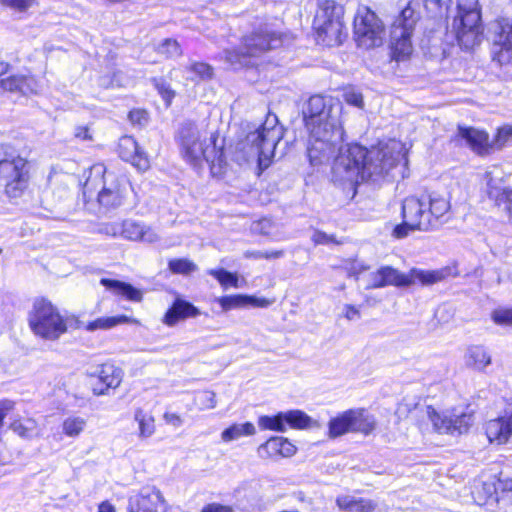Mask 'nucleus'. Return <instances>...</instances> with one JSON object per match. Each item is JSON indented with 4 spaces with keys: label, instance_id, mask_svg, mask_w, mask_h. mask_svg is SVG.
I'll list each match as a JSON object with an SVG mask.
<instances>
[{
    "label": "nucleus",
    "instance_id": "f257e3e1",
    "mask_svg": "<svg viewBox=\"0 0 512 512\" xmlns=\"http://www.w3.org/2000/svg\"><path fill=\"white\" fill-rule=\"evenodd\" d=\"M406 156V149L401 141L390 139L377 147L367 150L360 145H350L336 157L333 173L339 180L353 181L373 175L388 173Z\"/></svg>",
    "mask_w": 512,
    "mask_h": 512
},
{
    "label": "nucleus",
    "instance_id": "f03ea898",
    "mask_svg": "<svg viewBox=\"0 0 512 512\" xmlns=\"http://www.w3.org/2000/svg\"><path fill=\"white\" fill-rule=\"evenodd\" d=\"M304 120L309 130L307 153L310 163L318 165L329 161L343 142L339 111L327 106L324 97L314 95L308 100Z\"/></svg>",
    "mask_w": 512,
    "mask_h": 512
},
{
    "label": "nucleus",
    "instance_id": "7ed1b4c3",
    "mask_svg": "<svg viewBox=\"0 0 512 512\" xmlns=\"http://www.w3.org/2000/svg\"><path fill=\"white\" fill-rule=\"evenodd\" d=\"M343 16V7L334 0H322L319 3L313 20L318 43L329 47L342 43L345 37Z\"/></svg>",
    "mask_w": 512,
    "mask_h": 512
},
{
    "label": "nucleus",
    "instance_id": "20e7f679",
    "mask_svg": "<svg viewBox=\"0 0 512 512\" xmlns=\"http://www.w3.org/2000/svg\"><path fill=\"white\" fill-rule=\"evenodd\" d=\"M29 179L28 162L12 147L0 145V185L9 197H19Z\"/></svg>",
    "mask_w": 512,
    "mask_h": 512
},
{
    "label": "nucleus",
    "instance_id": "39448f33",
    "mask_svg": "<svg viewBox=\"0 0 512 512\" xmlns=\"http://www.w3.org/2000/svg\"><path fill=\"white\" fill-rule=\"evenodd\" d=\"M457 8L452 31L462 48L473 49L481 43L483 33L478 0H460Z\"/></svg>",
    "mask_w": 512,
    "mask_h": 512
},
{
    "label": "nucleus",
    "instance_id": "423d86ee",
    "mask_svg": "<svg viewBox=\"0 0 512 512\" xmlns=\"http://www.w3.org/2000/svg\"><path fill=\"white\" fill-rule=\"evenodd\" d=\"M182 153L191 162L201 159L214 162L217 156L216 139L213 133L201 131L193 122H184L178 132Z\"/></svg>",
    "mask_w": 512,
    "mask_h": 512
},
{
    "label": "nucleus",
    "instance_id": "0eeeda50",
    "mask_svg": "<svg viewBox=\"0 0 512 512\" xmlns=\"http://www.w3.org/2000/svg\"><path fill=\"white\" fill-rule=\"evenodd\" d=\"M28 322L33 333L46 340H57L67 331V321L58 309L44 298L34 301Z\"/></svg>",
    "mask_w": 512,
    "mask_h": 512
},
{
    "label": "nucleus",
    "instance_id": "6e6552de",
    "mask_svg": "<svg viewBox=\"0 0 512 512\" xmlns=\"http://www.w3.org/2000/svg\"><path fill=\"white\" fill-rule=\"evenodd\" d=\"M377 428L375 416L365 408H352L330 418L327 423V436L336 439L348 433L371 435Z\"/></svg>",
    "mask_w": 512,
    "mask_h": 512
},
{
    "label": "nucleus",
    "instance_id": "1a4fd4ad",
    "mask_svg": "<svg viewBox=\"0 0 512 512\" xmlns=\"http://www.w3.org/2000/svg\"><path fill=\"white\" fill-rule=\"evenodd\" d=\"M93 172L102 176L101 188L97 194L98 203L107 209L123 205L131 190L128 179L103 165H95Z\"/></svg>",
    "mask_w": 512,
    "mask_h": 512
},
{
    "label": "nucleus",
    "instance_id": "9d476101",
    "mask_svg": "<svg viewBox=\"0 0 512 512\" xmlns=\"http://www.w3.org/2000/svg\"><path fill=\"white\" fill-rule=\"evenodd\" d=\"M278 140L279 132L275 128L263 126L249 133L246 137V143H243L241 148V150H245L246 146H249L248 151L243 155V160L246 162L256 160L259 173H261L270 165Z\"/></svg>",
    "mask_w": 512,
    "mask_h": 512
},
{
    "label": "nucleus",
    "instance_id": "9b49d317",
    "mask_svg": "<svg viewBox=\"0 0 512 512\" xmlns=\"http://www.w3.org/2000/svg\"><path fill=\"white\" fill-rule=\"evenodd\" d=\"M281 43V38L274 33H255L244 39L245 52L226 50L224 57L226 62L234 68L248 67L254 65L252 58L265 51L277 48Z\"/></svg>",
    "mask_w": 512,
    "mask_h": 512
},
{
    "label": "nucleus",
    "instance_id": "f8f14e48",
    "mask_svg": "<svg viewBox=\"0 0 512 512\" xmlns=\"http://www.w3.org/2000/svg\"><path fill=\"white\" fill-rule=\"evenodd\" d=\"M426 414L435 432L439 434H463L472 426L474 417L467 408L455 407L437 411L428 406Z\"/></svg>",
    "mask_w": 512,
    "mask_h": 512
},
{
    "label": "nucleus",
    "instance_id": "ddd939ff",
    "mask_svg": "<svg viewBox=\"0 0 512 512\" xmlns=\"http://www.w3.org/2000/svg\"><path fill=\"white\" fill-rule=\"evenodd\" d=\"M384 24L374 11L366 6L359 7L354 18V38L363 49L382 45Z\"/></svg>",
    "mask_w": 512,
    "mask_h": 512
},
{
    "label": "nucleus",
    "instance_id": "4468645a",
    "mask_svg": "<svg viewBox=\"0 0 512 512\" xmlns=\"http://www.w3.org/2000/svg\"><path fill=\"white\" fill-rule=\"evenodd\" d=\"M509 179L510 175L497 165L488 167L482 177L488 198L506 213L512 223V186Z\"/></svg>",
    "mask_w": 512,
    "mask_h": 512
},
{
    "label": "nucleus",
    "instance_id": "2eb2a0df",
    "mask_svg": "<svg viewBox=\"0 0 512 512\" xmlns=\"http://www.w3.org/2000/svg\"><path fill=\"white\" fill-rule=\"evenodd\" d=\"M403 223L393 230L396 238H404L412 231H428L432 229V220L428 216L427 203L417 197L410 196L402 204Z\"/></svg>",
    "mask_w": 512,
    "mask_h": 512
},
{
    "label": "nucleus",
    "instance_id": "dca6fc26",
    "mask_svg": "<svg viewBox=\"0 0 512 512\" xmlns=\"http://www.w3.org/2000/svg\"><path fill=\"white\" fill-rule=\"evenodd\" d=\"M385 285L396 287H409L416 284L423 286L432 285L442 281L446 277L445 270H422L412 268L408 273L384 266Z\"/></svg>",
    "mask_w": 512,
    "mask_h": 512
},
{
    "label": "nucleus",
    "instance_id": "f3484780",
    "mask_svg": "<svg viewBox=\"0 0 512 512\" xmlns=\"http://www.w3.org/2000/svg\"><path fill=\"white\" fill-rule=\"evenodd\" d=\"M492 54L501 65L512 62V25L508 21L499 22L495 27Z\"/></svg>",
    "mask_w": 512,
    "mask_h": 512
},
{
    "label": "nucleus",
    "instance_id": "a211bd4d",
    "mask_svg": "<svg viewBox=\"0 0 512 512\" xmlns=\"http://www.w3.org/2000/svg\"><path fill=\"white\" fill-rule=\"evenodd\" d=\"M164 503V497L155 487H143L140 492L129 498L128 512H158Z\"/></svg>",
    "mask_w": 512,
    "mask_h": 512
},
{
    "label": "nucleus",
    "instance_id": "6ab92c4d",
    "mask_svg": "<svg viewBox=\"0 0 512 512\" xmlns=\"http://www.w3.org/2000/svg\"><path fill=\"white\" fill-rule=\"evenodd\" d=\"M422 8L423 0H410L394 20L391 30H395V34L400 36L401 33L413 34L421 18Z\"/></svg>",
    "mask_w": 512,
    "mask_h": 512
},
{
    "label": "nucleus",
    "instance_id": "aec40b11",
    "mask_svg": "<svg viewBox=\"0 0 512 512\" xmlns=\"http://www.w3.org/2000/svg\"><path fill=\"white\" fill-rule=\"evenodd\" d=\"M100 385L92 388L93 394L96 396L106 395L109 389H116L120 386L123 379V371L121 368L112 363H104L96 371L95 375Z\"/></svg>",
    "mask_w": 512,
    "mask_h": 512
},
{
    "label": "nucleus",
    "instance_id": "412c9836",
    "mask_svg": "<svg viewBox=\"0 0 512 512\" xmlns=\"http://www.w3.org/2000/svg\"><path fill=\"white\" fill-rule=\"evenodd\" d=\"M118 154L126 162L137 169L145 171L149 168V159L131 136H123L118 142Z\"/></svg>",
    "mask_w": 512,
    "mask_h": 512
},
{
    "label": "nucleus",
    "instance_id": "4be33fe9",
    "mask_svg": "<svg viewBox=\"0 0 512 512\" xmlns=\"http://www.w3.org/2000/svg\"><path fill=\"white\" fill-rule=\"evenodd\" d=\"M485 432L490 443L502 445L512 436V409L504 416L488 421Z\"/></svg>",
    "mask_w": 512,
    "mask_h": 512
},
{
    "label": "nucleus",
    "instance_id": "5701e85b",
    "mask_svg": "<svg viewBox=\"0 0 512 512\" xmlns=\"http://www.w3.org/2000/svg\"><path fill=\"white\" fill-rule=\"evenodd\" d=\"M463 363L469 370L485 373L492 364V355L490 350L484 345H469L464 351Z\"/></svg>",
    "mask_w": 512,
    "mask_h": 512
},
{
    "label": "nucleus",
    "instance_id": "b1692460",
    "mask_svg": "<svg viewBox=\"0 0 512 512\" xmlns=\"http://www.w3.org/2000/svg\"><path fill=\"white\" fill-rule=\"evenodd\" d=\"M458 135L477 154L487 155L492 152V144L487 132L473 127H458Z\"/></svg>",
    "mask_w": 512,
    "mask_h": 512
},
{
    "label": "nucleus",
    "instance_id": "393cba45",
    "mask_svg": "<svg viewBox=\"0 0 512 512\" xmlns=\"http://www.w3.org/2000/svg\"><path fill=\"white\" fill-rule=\"evenodd\" d=\"M199 315L200 310L197 307L183 299L177 298L164 314L162 323L168 327H173L182 320L195 318Z\"/></svg>",
    "mask_w": 512,
    "mask_h": 512
},
{
    "label": "nucleus",
    "instance_id": "a878e982",
    "mask_svg": "<svg viewBox=\"0 0 512 512\" xmlns=\"http://www.w3.org/2000/svg\"><path fill=\"white\" fill-rule=\"evenodd\" d=\"M121 237L129 241L145 243H155L159 240V235L152 227L133 220H125L122 222Z\"/></svg>",
    "mask_w": 512,
    "mask_h": 512
},
{
    "label": "nucleus",
    "instance_id": "bb28decb",
    "mask_svg": "<svg viewBox=\"0 0 512 512\" xmlns=\"http://www.w3.org/2000/svg\"><path fill=\"white\" fill-rule=\"evenodd\" d=\"M296 451V446L283 437H271L258 448L259 454L267 458L292 457Z\"/></svg>",
    "mask_w": 512,
    "mask_h": 512
},
{
    "label": "nucleus",
    "instance_id": "cd10ccee",
    "mask_svg": "<svg viewBox=\"0 0 512 512\" xmlns=\"http://www.w3.org/2000/svg\"><path fill=\"white\" fill-rule=\"evenodd\" d=\"M450 199L449 193L432 192L429 194L426 203L428 216L432 220V228L436 227L439 220L449 213L451 209Z\"/></svg>",
    "mask_w": 512,
    "mask_h": 512
},
{
    "label": "nucleus",
    "instance_id": "c85d7f7f",
    "mask_svg": "<svg viewBox=\"0 0 512 512\" xmlns=\"http://www.w3.org/2000/svg\"><path fill=\"white\" fill-rule=\"evenodd\" d=\"M0 87L9 92H20L22 94L35 93L37 83L33 77L13 75L0 80Z\"/></svg>",
    "mask_w": 512,
    "mask_h": 512
},
{
    "label": "nucleus",
    "instance_id": "c756f323",
    "mask_svg": "<svg viewBox=\"0 0 512 512\" xmlns=\"http://www.w3.org/2000/svg\"><path fill=\"white\" fill-rule=\"evenodd\" d=\"M134 422L137 424V437L146 440L152 437L156 431L155 418L151 412L143 408H137L133 414Z\"/></svg>",
    "mask_w": 512,
    "mask_h": 512
},
{
    "label": "nucleus",
    "instance_id": "7c9ffc66",
    "mask_svg": "<svg viewBox=\"0 0 512 512\" xmlns=\"http://www.w3.org/2000/svg\"><path fill=\"white\" fill-rule=\"evenodd\" d=\"M135 324L138 325L139 321L128 315L105 316L95 319L85 325V330L93 332L96 330H108L118 325Z\"/></svg>",
    "mask_w": 512,
    "mask_h": 512
},
{
    "label": "nucleus",
    "instance_id": "2f4dec72",
    "mask_svg": "<svg viewBox=\"0 0 512 512\" xmlns=\"http://www.w3.org/2000/svg\"><path fill=\"white\" fill-rule=\"evenodd\" d=\"M337 506L346 512H377V504L369 499H357L353 496H340L336 500Z\"/></svg>",
    "mask_w": 512,
    "mask_h": 512
},
{
    "label": "nucleus",
    "instance_id": "473e14b6",
    "mask_svg": "<svg viewBox=\"0 0 512 512\" xmlns=\"http://www.w3.org/2000/svg\"><path fill=\"white\" fill-rule=\"evenodd\" d=\"M396 35L395 30H391V46L393 56L397 61L406 60L413 52L412 35L410 33H401Z\"/></svg>",
    "mask_w": 512,
    "mask_h": 512
},
{
    "label": "nucleus",
    "instance_id": "72a5a7b5",
    "mask_svg": "<svg viewBox=\"0 0 512 512\" xmlns=\"http://www.w3.org/2000/svg\"><path fill=\"white\" fill-rule=\"evenodd\" d=\"M101 284L113 293L124 296L130 301L140 302L143 298L142 292L128 283L103 278Z\"/></svg>",
    "mask_w": 512,
    "mask_h": 512
},
{
    "label": "nucleus",
    "instance_id": "f704fd0d",
    "mask_svg": "<svg viewBox=\"0 0 512 512\" xmlns=\"http://www.w3.org/2000/svg\"><path fill=\"white\" fill-rule=\"evenodd\" d=\"M256 433V428L253 423H235L221 433V439L223 442H231L240 439L244 436H252Z\"/></svg>",
    "mask_w": 512,
    "mask_h": 512
},
{
    "label": "nucleus",
    "instance_id": "c9c22d12",
    "mask_svg": "<svg viewBox=\"0 0 512 512\" xmlns=\"http://www.w3.org/2000/svg\"><path fill=\"white\" fill-rule=\"evenodd\" d=\"M285 429L287 426L294 429H305L312 426L313 420L301 410L283 412Z\"/></svg>",
    "mask_w": 512,
    "mask_h": 512
},
{
    "label": "nucleus",
    "instance_id": "e433bc0d",
    "mask_svg": "<svg viewBox=\"0 0 512 512\" xmlns=\"http://www.w3.org/2000/svg\"><path fill=\"white\" fill-rule=\"evenodd\" d=\"M10 427L22 438H32L39 434L38 424L31 418L15 420Z\"/></svg>",
    "mask_w": 512,
    "mask_h": 512
},
{
    "label": "nucleus",
    "instance_id": "4c0bfd02",
    "mask_svg": "<svg viewBox=\"0 0 512 512\" xmlns=\"http://www.w3.org/2000/svg\"><path fill=\"white\" fill-rule=\"evenodd\" d=\"M87 421L80 416L67 417L62 423L63 433L71 438L78 437L85 429Z\"/></svg>",
    "mask_w": 512,
    "mask_h": 512
},
{
    "label": "nucleus",
    "instance_id": "58836bf2",
    "mask_svg": "<svg viewBox=\"0 0 512 512\" xmlns=\"http://www.w3.org/2000/svg\"><path fill=\"white\" fill-rule=\"evenodd\" d=\"M496 500L512 504V475L500 478L494 487Z\"/></svg>",
    "mask_w": 512,
    "mask_h": 512
},
{
    "label": "nucleus",
    "instance_id": "ea45409f",
    "mask_svg": "<svg viewBox=\"0 0 512 512\" xmlns=\"http://www.w3.org/2000/svg\"><path fill=\"white\" fill-rule=\"evenodd\" d=\"M208 274L217 279L219 284L227 289L228 287H239V279L237 274L231 273L225 269H210L208 270Z\"/></svg>",
    "mask_w": 512,
    "mask_h": 512
},
{
    "label": "nucleus",
    "instance_id": "a19ab883",
    "mask_svg": "<svg viewBox=\"0 0 512 512\" xmlns=\"http://www.w3.org/2000/svg\"><path fill=\"white\" fill-rule=\"evenodd\" d=\"M258 426L261 430H272L278 432L285 431L283 412L275 416H260L258 419Z\"/></svg>",
    "mask_w": 512,
    "mask_h": 512
},
{
    "label": "nucleus",
    "instance_id": "79ce46f5",
    "mask_svg": "<svg viewBox=\"0 0 512 512\" xmlns=\"http://www.w3.org/2000/svg\"><path fill=\"white\" fill-rule=\"evenodd\" d=\"M216 302L220 305L223 312L233 309H245L244 294L226 295L216 298Z\"/></svg>",
    "mask_w": 512,
    "mask_h": 512
},
{
    "label": "nucleus",
    "instance_id": "37998d69",
    "mask_svg": "<svg viewBox=\"0 0 512 512\" xmlns=\"http://www.w3.org/2000/svg\"><path fill=\"white\" fill-rule=\"evenodd\" d=\"M187 71L193 76L192 80H209L213 77V68L204 62H193L187 67Z\"/></svg>",
    "mask_w": 512,
    "mask_h": 512
},
{
    "label": "nucleus",
    "instance_id": "c03bdc74",
    "mask_svg": "<svg viewBox=\"0 0 512 512\" xmlns=\"http://www.w3.org/2000/svg\"><path fill=\"white\" fill-rule=\"evenodd\" d=\"M170 271L174 274L188 275L197 270V265L189 259L178 258L172 259L168 263Z\"/></svg>",
    "mask_w": 512,
    "mask_h": 512
},
{
    "label": "nucleus",
    "instance_id": "a18cd8bd",
    "mask_svg": "<svg viewBox=\"0 0 512 512\" xmlns=\"http://www.w3.org/2000/svg\"><path fill=\"white\" fill-rule=\"evenodd\" d=\"M157 52L166 58H175L182 55L180 44L174 39H165L157 46Z\"/></svg>",
    "mask_w": 512,
    "mask_h": 512
},
{
    "label": "nucleus",
    "instance_id": "49530a36",
    "mask_svg": "<svg viewBox=\"0 0 512 512\" xmlns=\"http://www.w3.org/2000/svg\"><path fill=\"white\" fill-rule=\"evenodd\" d=\"M510 142H512V125L500 127L491 141L492 151L500 150Z\"/></svg>",
    "mask_w": 512,
    "mask_h": 512
},
{
    "label": "nucleus",
    "instance_id": "de8ad7c7",
    "mask_svg": "<svg viewBox=\"0 0 512 512\" xmlns=\"http://www.w3.org/2000/svg\"><path fill=\"white\" fill-rule=\"evenodd\" d=\"M196 403L200 410L214 409L217 405L216 394L212 391H202L196 396Z\"/></svg>",
    "mask_w": 512,
    "mask_h": 512
},
{
    "label": "nucleus",
    "instance_id": "09e8293b",
    "mask_svg": "<svg viewBox=\"0 0 512 512\" xmlns=\"http://www.w3.org/2000/svg\"><path fill=\"white\" fill-rule=\"evenodd\" d=\"M366 282H367V284H366L367 289L386 287L384 266L380 267L376 271L369 273L366 276Z\"/></svg>",
    "mask_w": 512,
    "mask_h": 512
},
{
    "label": "nucleus",
    "instance_id": "8fccbe9b",
    "mask_svg": "<svg viewBox=\"0 0 512 512\" xmlns=\"http://www.w3.org/2000/svg\"><path fill=\"white\" fill-rule=\"evenodd\" d=\"M491 318L497 325L512 326V308L495 309Z\"/></svg>",
    "mask_w": 512,
    "mask_h": 512
},
{
    "label": "nucleus",
    "instance_id": "3c124183",
    "mask_svg": "<svg viewBox=\"0 0 512 512\" xmlns=\"http://www.w3.org/2000/svg\"><path fill=\"white\" fill-rule=\"evenodd\" d=\"M343 97H344V100L352 106H355L357 108H363V106H364V100H363L362 93L353 87L346 88L344 90Z\"/></svg>",
    "mask_w": 512,
    "mask_h": 512
},
{
    "label": "nucleus",
    "instance_id": "603ef678",
    "mask_svg": "<svg viewBox=\"0 0 512 512\" xmlns=\"http://www.w3.org/2000/svg\"><path fill=\"white\" fill-rule=\"evenodd\" d=\"M274 303V299H268L265 297H257L254 295L244 294V306L245 308H266Z\"/></svg>",
    "mask_w": 512,
    "mask_h": 512
},
{
    "label": "nucleus",
    "instance_id": "864d4df0",
    "mask_svg": "<svg viewBox=\"0 0 512 512\" xmlns=\"http://www.w3.org/2000/svg\"><path fill=\"white\" fill-rule=\"evenodd\" d=\"M35 0H0V4L18 12L28 10Z\"/></svg>",
    "mask_w": 512,
    "mask_h": 512
},
{
    "label": "nucleus",
    "instance_id": "5fc2aeb1",
    "mask_svg": "<svg viewBox=\"0 0 512 512\" xmlns=\"http://www.w3.org/2000/svg\"><path fill=\"white\" fill-rule=\"evenodd\" d=\"M100 232L112 236V237H121L122 236V222H111L105 223L101 226Z\"/></svg>",
    "mask_w": 512,
    "mask_h": 512
},
{
    "label": "nucleus",
    "instance_id": "6e6d98bb",
    "mask_svg": "<svg viewBox=\"0 0 512 512\" xmlns=\"http://www.w3.org/2000/svg\"><path fill=\"white\" fill-rule=\"evenodd\" d=\"M273 223L269 219H262L261 221L253 224V231L262 235H270L272 232Z\"/></svg>",
    "mask_w": 512,
    "mask_h": 512
},
{
    "label": "nucleus",
    "instance_id": "4d7b16f0",
    "mask_svg": "<svg viewBox=\"0 0 512 512\" xmlns=\"http://www.w3.org/2000/svg\"><path fill=\"white\" fill-rule=\"evenodd\" d=\"M342 316L348 321H353L359 319L361 317V313L358 307L351 304H345L342 309Z\"/></svg>",
    "mask_w": 512,
    "mask_h": 512
},
{
    "label": "nucleus",
    "instance_id": "13d9d810",
    "mask_svg": "<svg viewBox=\"0 0 512 512\" xmlns=\"http://www.w3.org/2000/svg\"><path fill=\"white\" fill-rule=\"evenodd\" d=\"M128 118L133 124L143 125L147 122V113L144 110H132L128 114Z\"/></svg>",
    "mask_w": 512,
    "mask_h": 512
},
{
    "label": "nucleus",
    "instance_id": "bf43d9fd",
    "mask_svg": "<svg viewBox=\"0 0 512 512\" xmlns=\"http://www.w3.org/2000/svg\"><path fill=\"white\" fill-rule=\"evenodd\" d=\"M74 137L82 141H92L93 136L88 126L79 125L74 129Z\"/></svg>",
    "mask_w": 512,
    "mask_h": 512
},
{
    "label": "nucleus",
    "instance_id": "052dcab7",
    "mask_svg": "<svg viewBox=\"0 0 512 512\" xmlns=\"http://www.w3.org/2000/svg\"><path fill=\"white\" fill-rule=\"evenodd\" d=\"M201 512H234L233 508L228 505H222L219 503H210L205 505Z\"/></svg>",
    "mask_w": 512,
    "mask_h": 512
},
{
    "label": "nucleus",
    "instance_id": "680f3d73",
    "mask_svg": "<svg viewBox=\"0 0 512 512\" xmlns=\"http://www.w3.org/2000/svg\"><path fill=\"white\" fill-rule=\"evenodd\" d=\"M312 241L316 244V245H320V244H329V243H332L334 242V238L333 236L331 235H328L324 232H321V231H315L312 235Z\"/></svg>",
    "mask_w": 512,
    "mask_h": 512
},
{
    "label": "nucleus",
    "instance_id": "e2e57ef3",
    "mask_svg": "<svg viewBox=\"0 0 512 512\" xmlns=\"http://www.w3.org/2000/svg\"><path fill=\"white\" fill-rule=\"evenodd\" d=\"M14 408V402L11 400H3L0 402V427L2 426L3 419L9 411Z\"/></svg>",
    "mask_w": 512,
    "mask_h": 512
},
{
    "label": "nucleus",
    "instance_id": "0e129e2a",
    "mask_svg": "<svg viewBox=\"0 0 512 512\" xmlns=\"http://www.w3.org/2000/svg\"><path fill=\"white\" fill-rule=\"evenodd\" d=\"M164 419L168 424L174 427H180L183 424V419L176 413H165Z\"/></svg>",
    "mask_w": 512,
    "mask_h": 512
},
{
    "label": "nucleus",
    "instance_id": "69168bd1",
    "mask_svg": "<svg viewBox=\"0 0 512 512\" xmlns=\"http://www.w3.org/2000/svg\"><path fill=\"white\" fill-rule=\"evenodd\" d=\"M157 88H158L159 93L162 95L163 99L167 103H170V101L174 97V93L170 89V87L168 85H165V84H157Z\"/></svg>",
    "mask_w": 512,
    "mask_h": 512
},
{
    "label": "nucleus",
    "instance_id": "338daca9",
    "mask_svg": "<svg viewBox=\"0 0 512 512\" xmlns=\"http://www.w3.org/2000/svg\"><path fill=\"white\" fill-rule=\"evenodd\" d=\"M416 406H417V404H416V403H411V404H409V403H406V401H405V400H403V401L399 404V406H398V408H397V410H396V413H397L398 415H403V414H405L406 412H409L411 409L415 408Z\"/></svg>",
    "mask_w": 512,
    "mask_h": 512
},
{
    "label": "nucleus",
    "instance_id": "774afa93",
    "mask_svg": "<svg viewBox=\"0 0 512 512\" xmlns=\"http://www.w3.org/2000/svg\"><path fill=\"white\" fill-rule=\"evenodd\" d=\"M97 512H116V508L109 501H103L98 505Z\"/></svg>",
    "mask_w": 512,
    "mask_h": 512
}]
</instances>
